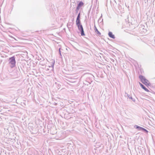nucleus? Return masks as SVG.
Here are the masks:
<instances>
[{"mask_svg": "<svg viewBox=\"0 0 155 155\" xmlns=\"http://www.w3.org/2000/svg\"><path fill=\"white\" fill-rule=\"evenodd\" d=\"M8 64L11 68H14L16 65V61L15 58V56H13L9 58L8 60Z\"/></svg>", "mask_w": 155, "mask_h": 155, "instance_id": "f257e3e1", "label": "nucleus"}, {"mask_svg": "<svg viewBox=\"0 0 155 155\" xmlns=\"http://www.w3.org/2000/svg\"><path fill=\"white\" fill-rule=\"evenodd\" d=\"M139 77L141 81L145 85H150L149 81L146 79L144 76L142 75H140Z\"/></svg>", "mask_w": 155, "mask_h": 155, "instance_id": "f03ea898", "label": "nucleus"}, {"mask_svg": "<svg viewBox=\"0 0 155 155\" xmlns=\"http://www.w3.org/2000/svg\"><path fill=\"white\" fill-rule=\"evenodd\" d=\"M76 25L77 26L78 30L80 31L81 35L82 36H84L85 34L84 33L83 28L81 22H76Z\"/></svg>", "mask_w": 155, "mask_h": 155, "instance_id": "7ed1b4c3", "label": "nucleus"}, {"mask_svg": "<svg viewBox=\"0 0 155 155\" xmlns=\"http://www.w3.org/2000/svg\"><path fill=\"white\" fill-rule=\"evenodd\" d=\"M55 62L54 60L52 61V62H51V66H49V68H46V70L47 71H49L50 72H51V71H53L54 69V65L55 64Z\"/></svg>", "mask_w": 155, "mask_h": 155, "instance_id": "20e7f679", "label": "nucleus"}, {"mask_svg": "<svg viewBox=\"0 0 155 155\" xmlns=\"http://www.w3.org/2000/svg\"><path fill=\"white\" fill-rule=\"evenodd\" d=\"M134 127L135 128L139 130H141L146 133H147L148 132V130L146 129L139 126L135 125L134 126Z\"/></svg>", "mask_w": 155, "mask_h": 155, "instance_id": "39448f33", "label": "nucleus"}, {"mask_svg": "<svg viewBox=\"0 0 155 155\" xmlns=\"http://www.w3.org/2000/svg\"><path fill=\"white\" fill-rule=\"evenodd\" d=\"M134 127L135 128L139 130H141L146 133H147L148 132V130L146 129L139 126L135 125L134 126Z\"/></svg>", "mask_w": 155, "mask_h": 155, "instance_id": "423d86ee", "label": "nucleus"}, {"mask_svg": "<svg viewBox=\"0 0 155 155\" xmlns=\"http://www.w3.org/2000/svg\"><path fill=\"white\" fill-rule=\"evenodd\" d=\"M134 127L135 128L139 130H141L146 133H147L148 132V130L146 129L139 126L135 125L134 126Z\"/></svg>", "mask_w": 155, "mask_h": 155, "instance_id": "0eeeda50", "label": "nucleus"}, {"mask_svg": "<svg viewBox=\"0 0 155 155\" xmlns=\"http://www.w3.org/2000/svg\"><path fill=\"white\" fill-rule=\"evenodd\" d=\"M139 84L142 88L147 92H149V90L143 85L140 82Z\"/></svg>", "mask_w": 155, "mask_h": 155, "instance_id": "6e6552de", "label": "nucleus"}, {"mask_svg": "<svg viewBox=\"0 0 155 155\" xmlns=\"http://www.w3.org/2000/svg\"><path fill=\"white\" fill-rule=\"evenodd\" d=\"M84 5V3L82 1H80L79 4H78L77 7V9H80V8L82 7Z\"/></svg>", "mask_w": 155, "mask_h": 155, "instance_id": "1a4fd4ad", "label": "nucleus"}, {"mask_svg": "<svg viewBox=\"0 0 155 155\" xmlns=\"http://www.w3.org/2000/svg\"><path fill=\"white\" fill-rule=\"evenodd\" d=\"M108 35L109 36V37L113 39H115V36L114 35H113V33L111 31H109L108 33Z\"/></svg>", "mask_w": 155, "mask_h": 155, "instance_id": "9d476101", "label": "nucleus"}, {"mask_svg": "<svg viewBox=\"0 0 155 155\" xmlns=\"http://www.w3.org/2000/svg\"><path fill=\"white\" fill-rule=\"evenodd\" d=\"M80 13L79 12V14H78V16L77 17L76 20V22H80Z\"/></svg>", "mask_w": 155, "mask_h": 155, "instance_id": "9b49d317", "label": "nucleus"}, {"mask_svg": "<svg viewBox=\"0 0 155 155\" xmlns=\"http://www.w3.org/2000/svg\"><path fill=\"white\" fill-rule=\"evenodd\" d=\"M125 94H127V96L128 98H130V99H131L133 101L135 102V99L134 98H133V97H132L131 96H130V95H129L126 93H125Z\"/></svg>", "mask_w": 155, "mask_h": 155, "instance_id": "f8f14e48", "label": "nucleus"}, {"mask_svg": "<svg viewBox=\"0 0 155 155\" xmlns=\"http://www.w3.org/2000/svg\"><path fill=\"white\" fill-rule=\"evenodd\" d=\"M94 30L95 32L98 35H101V33L98 31V29H97L96 27L95 26H94Z\"/></svg>", "mask_w": 155, "mask_h": 155, "instance_id": "ddd939ff", "label": "nucleus"}, {"mask_svg": "<svg viewBox=\"0 0 155 155\" xmlns=\"http://www.w3.org/2000/svg\"><path fill=\"white\" fill-rule=\"evenodd\" d=\"M39 64L42 66H44L45 65V63L44 62V61H41L39 62Z\"/></svg>", "mask_w": 155, "mask_h": 155, "instance_id": "4468645a", "label": "nucleus"}, {"mask_svg": "<svg viewBox=\"0 0 155 155\" xmlns=\"http://www.w3.org/2000/svg\"><path fill=\"white\" fill-rule=\"evenodd\" d=\"M79 9H77V7H76V13H78V11L79 10Z\"/></svg>", "mask_w": 155, "mask_h": 155, "instance_id": "2eb2a0df", "label": "nucleus"}, {"mask_svg": "<svg viewBox=\"0 0 155 155\" xmlns=\"http://www.w3.org/2000/svg\"><path fill=\"white\" fill-rule=\"evenodd\" d=\"M102 15L101 16L100 18L98 19V21H101V19L102 18Z\"/></svg>", "mask_w": 155, "mask_h": 155, "instance_id": "dca6fc26", "label": "nucleus"}, {"mask_svg": "<svg viewBox=\"0 0 155 155\" xmlns=\"http://www.w3.org/2000/svg\"><path fill=\"white\" fill-rule=\"evenodd\" d=\"M60 49H61V48H60L59 49V53H61Z\"/></svg>", "mask_w": 155, "mask_h": 155, "instance_id": "f3484780", "label": "nucleus"}, {"mask_svg": "<svg viewBox=\"0 0 155 155\" xmlns=\"http://www.w3.org/2000/svg\"><path fill=\"white\" fill-rule=\"evenodd\" d=\"M60 55L61 56V53H60Z\"/></svg>", "mask_w": 155, "mask_h": 155, "instance_id": "a211bd4d", "label": "nucleus"}, {"mask_svg": "<svg viewBox=\"0 0 155 155\" xmlns=\"http://www.w3.org/2000/svg\"><path fill=\"white\" fill-rule=\"evenodd\" d=\"M103 19H102V21H103Z\"/></svg>", "mask_w": 155, "mask_h": 155, "instance_id": "6ab92c4d", "label": "nucleus"}]
</instances>
